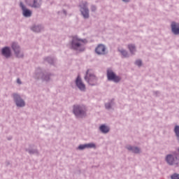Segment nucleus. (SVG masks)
Returning a JSON list of instances; mask_svg holds the SVG:
<instances>
[{"label": "nucleus", "mask_w": 179, "mask_h": 179, "mask_svg": "<svg viewBox=\"0 0 179 179\" xmlns=\"http://www.w3.org/2000/svg\"><path fill=\"white\" fill-rule=\"evenodd\" d=\"M85 43H87L86 40L79 39L77 36H75L72 40V48L76 50H81Z\"/></svg>", "instance_id": "1"}, {"label": "nucleus", "mask_w": 179, "mask_h": 179, "mask_svg": "<svg viewBox=\"0 0 179 179\" xmlns=\"http://www.w3.org/2000/svg\"><path fill=\"white\" fill-rule=\"evenodd\" d=\"M85 80L90 85H95V84L97 83L96 77L94 76V74H91L89 71H87Z\"/></svg>", "instance_id": "2"}, {"label": "nucleus", "mask_w": 179, "mask_h": 179, "mask_svg": "<svg viewBox=\"0 0 179 179\" xmlns=\"http://www.w3.org/2000/svg\"><path fill=\"white\" fill-rule=\"evenodd\" d=\"M107 76L108 80H111L115 81V83H119V81L121 80L120 77L115 76V73H113V71L110 69L108 70Z\"/></svg>", "instance_id": "3"}, {"label": "nucleus", "mask_w": 179, "mask_h": 179, "mask_svg": "<svg viewBox=\"0 0 179 179\" xmlns=\"http://www.w3.org/2000/svg\"><path fill=\"white\" fill-rule=\"evenodd\" d=\"M87 3H83V4L80 5V11L84 18H89L90 17L89 10L87 7Z\"/></svg>", "instance_id": "4"}, {"label": "nucleus", "mask_w": 179, "mask_h": 179, "mask_svg": "<svg viewBox=\"0 0 179 179\" xmlns=\"http://www.w3.org/2000/svg\"><path fill=\"white\" fill-rule=\"evenodd\" d=\"M13 98L15 101L17 106H24L25 102L23 101V99H21L20 95L17 94H14Z\"/></svg>", "instance_id": "5"}, {"label": "nucleus", "mask_w": 179, "mask_h": 179, "mask_svg": "<svg viewBox=\"0 0 179 179\" xmlns=\"http://www.w3.org/2000/svg\"><path fill=\"white\" fill-rule=\"evenodd\" d=\"M95 52L97 55H106V48L104 45H98L95 49Z\"/></svg>", "instance_id": "6"}, {"label": "nucleus", "mask_w": 179, "mask_h": 179, "mask_svg": "<svg viewBox=\"0 0 179 179\" xmlns=\"http://www.w3.org/2000/svg\"><path fill=\"white\" fill-rule=\"evenodd\" d=\"M12 49L14 50L15 54L17 57H22L23 55L20 52V48L18 46L17 43H13Z\"/></svg>", "instance_id": "7"}, {"label": "nucleus", "mask_w": 179, "mask_h": 179, "mask_svg": "<svg viewBox=\"0 0 179 179\" xmlns=\"http://www.w3.org/2000/svg\"><path fill=\"white\" fill-rule=\"evenodd\" d=\"M76 84L77 85V87L79 88V90H80L81 91H85L86 89V87L85 85V84L83 83L80 77H78L76 81Z\"/></svg>", "instance_id": "8"}, {"label": "nucleus", "mask_w": 179, "mask_h": 179, "mask_svg": "<svg viewBox=\"0 0 179 179\" xmlns=\"http://www.w3.org/2000/svg\"><path fill=\"white\" fill-rule=\"evenodd\" d=\"M73 112L76 116H83L85 113L80 106H74Z\"/></svg>", "instance_id": "9"}, {"label": "nucleus", "mask_w": 179, "mask_h": 179, "mask_svg": "<svg viewBox=\"0 0 179 179\" xmlns=\"http://www.w3.org/2000/svg\"><path fill=\"white\" fill-rule=\"evenodd\" d=\"M20 7L22 10L24 17H31V11L26 8L23 3H20Z\"/></svg>", "instance_id": "10"}, {"label": "nucleus", "mask_w": 179, "mask_h": 179, "mask_svg": "<svg viewBox=\"0 0 179 179\" xmlns=\"http://www.w3.org/2000/svg\"><path fill=\"white\" fill-rule=\"evenodd\" d=\"M171 29L173 34H175V35H179V24H176V22H172Z\"/></svg>", "instance_id": "11"}, {"label": "nucleus", "mask_w": 179, "mask_h": 179, "mask_svg": "<svg viewBox=\"0 0 179 179\" xmlns=\"http://www.w3.org/2000/svg\"><path fill=\"white\" fill-rule=\"evenodd\" d=\"M29 5L34 8H39L41 5V0H34L33 3H29Z\"/></svg>", "instance_id": "12"}, {"label": "nucleus", "mask_w": 179, "mask_h": 179, "mask_svg": "<svg viewBox=\"0 0 179 179\" xmlns=\"http://www.w3.org/2000/svg\"><path fill=\"white\" fill-rule=\"evenodd\" d=\"M2 55L5 56V57H10L11 56L10 48H3L2 49Z\"/></svg>", "instance_id": "13"}, {"label": "nucleus", "mask_w": 179, "mask_h": 179, "mask_svg": "<svg viewBox=\"0 0 179 179\" xmlns=\"http://www.w3.org/2000/svg\"><path fill=\"white\" fill-rule=\"evenodd\" d=\"M166 162L170 164H173L176 162V159H174L173 155H167Z\"/></svg>", "instance_id": "14"}, {"label": "nucleus", "mask_w": 179, "mask_h": 179, "mask_svg": "<svg viewBox=\"0 0 179 179\" xmlns=\"http://www.w3.org/2000/svg\"><path fill=\"white\" fill-rule=\"evenodd\" d=\"M101 131H102V133H108L110 129L108 126H106V124H102L100 127H99Z\"/></svg>", "instance_id": "15"}, {"label": "nucleus", "mask_w": 179, "mask_h": 179, "mask_svg": "<svg viewBox=\"0 0 179 179\" xmlns=\"http://www.w3.org/2000/svg\"><path fill=\"white\" fill-rule=\"evenodd\" d=\"M127 148L128 150H131L133 152H140V148L138 147H131V145H129Z\"/></svg>", "instance_id": "16"}, {"label": "nucleus", "mask_w": 179, "mask_h": 179, "mask_svg": "<svg viewBox=\"0 0 179 179\" xmlns=\"http://www.w3.org/2000/svg\"><path fill=\"white\" fill-rule=\"evenodd\" d=\"M128 48L131 53H134V52L136 51V46L134 45H129Z\"/></svg>", "instance_id": "17"}, {"label": "nucleus", "mask_w": 179, "mask_h": 179, "mask_svg": "<svg viewBox=\"0 0 179 179\" xmlns=\"http://www.w3.org/2000/svg\"><path fill=\"white\" fill-rule=\"evenodd\" d=\"M174 131H175L176 136L179 141V126H175Z\"/></svg>", "instance_id": "18"}, {"label": "nucleus", "mask_w": 179, "mask_h": 179, "mask_svg": "<svg viewBox=\"0 0 179 179\" xmlns=\"http://www.w3.org/2000/svg\"><path fill=\"white\" fill-rule=\"evenodd\" d=\"M86 148H96V144L94 143H89L86 144Z\"/></svg>", "instance_id": "19"}, {"label": "nucleus", "mask_w": 179, "mask_h": 179, "mask_svg": "<svg viewBox=\"0 0 179 179\" xmlns=\"http://www.w3.org/2000/svg\"><path fill=\"white\" fill-rule=\"evenodd\" d=\"M32 31H34V32H40V31H41V27L39 26L33 27Z\"/></svg>", "instance_id": "20"}, {"label": "nucleus", "mask_w": 179, "mask_h": 179, "mask_svg": "<svg viewBox=\"0 0 179 179\" xmlns=\"http://www.w3.org/2000/svg\"><path fill=\"white\" fill-rule=\"evenodd\" d=\"M79 150H84L85 148H87V144H81L78 146Z\"/></svg>", "instance_id": "21"}, {"label": "nucleus", "mask_w": 179, "mask_h": 179, "mask_svg": "<svg viewBox=\"0 0 179 179\" xmlns=\"http://www.w3.org/2000/svg\"><path fill=\"white\" fill-rule=\"evenodd\" d=\"M171 179H179V174L174 173L171 176Z\"/></svg>", "instance_id": "22"}, {"label": "nucleus", "mask_w": 179, "mask_h": 179, "mask_svg": "<svg viewBox=\"0 0 179 179\" xmlns=\"http://www.w3.org/2000/svg\"><path fill=\"white\" fill-rule=\"evenodd\" d=\"M121 53H122V56H124V57H127L128 53H127V52H126V50H121Z\"/></svg>", "instance_id": "23"}, {"label": "nucleus", "mask_w": 179, "mask_h": 179, "mask_svg": "<svg viewBox=\"0 0 179 179\" xmlns=\"http://www.w3.org/2000/svg\"><path fill=\"white\" fill-rule=\"evenodd\" d=\"M136 64L137 66H142V62H141V60H136Z\"/></svg>", "instance_id": "24"}, {"label": "nucleus", "mask_w": 179, "mask_h": 179, "mask_svg": "<svg viewBox=\"0 0 179 179\" xmlns=\"http://www.w3.org/2000/svg\"><path fill=\"white\" fill-rule=\"evenodd\" d=\"M106 108L107 109H110V108H111L110 103H106Z\"/></svg>", "instance_id": "25"}, {"label": "nucleus", "mask_w": 179, "mask_h": 179, "mask_svg": "<svg viewBox=\"0 0 179 179\" xmlns=\"http://www.w3.org/2000/svg\"><path fill=\"white\" fill-rule=\"evenodd\" d=\"M91 10H92V11H95L96 10V8L94 6H92V7H91Z\"/></svg>", "instance_id": "26"}, {"label": "nucleus", "mask_w": 179, "mask_h": 179, "mask_svg": "<svg viewBox=\"0 0 179 179\" xmlns=\"http://www.w3.org/2000/svg\"><path fill=\"white\" fill-rule=\"evenodd\" d=\"M17 83L18 84H22L21 80H20V78H17Z\"/></svg>", "instance_id": "27"}, {"label": "nucleus", "mask_w": 179, "mask_h": 179, "mask_svg": "<svg viewBox=\"0 0 179 179\" xmlns=\"http://www.w3.org/2000/svg\"><path fill=\"white\" fill-rule=\"evenodd\" d=\"M123 1H125V2H128V1H129V0H123Z\"/></svg>", "instance_id": "28"}, {"label": "nucleus", "mask_w": 179, "mask_h": 179, "mask_svg": "<svg viewBox=\"0 0 179 179\" xmlns=\"http://www.w3.org/2000/svg\"><path fill=\"white\" fill-rule=\"evenodd\" d=\"M176 164H178V162H176Z\"/></svg>", "instance_id": "29"}, {"label": "nucleus", "mask_w": 179, "mask_h": 179, "mask_svg": "<svg viewBox=\"0 0 179 179\" xmlns=\"http://www.w3.org/2000/svg\"><path fill=\"white\" fill-rule=\"evenodd\" d=\"M178 152H179V148H178Z\"/></svg>", "instance_id": "30"}]
</instances>
